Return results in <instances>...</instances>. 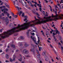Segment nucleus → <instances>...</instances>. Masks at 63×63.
Wrapping results in <instances>:
<instances>
[{"instance_id":"obj_7","label":"nucleus","mask_w":63,"mask_h":63,"mask_svg":"<svg viewBox=\"0 0 63 63\" xmlns=\"http://www.w3.org/2000/svg\"><path fill=\"white\" fill-rule=\"evenodd\" d=\"M5 21L6 22H7V24H8V23H9V20H8V17H7L6 18L5 20Z\"/></svg>"},{"instance_id":"obj_11","label":"nucleus","mask_w":63,"mask_h":63,"mask_svg":"<svg viewBox=\"0 0 63 63\" xmlns=\"http://www.w3.org/2000/svg\"><path fill=\"white\" fill-rule=\"evenodd\" d=\"M45 60L46 61H48L49 60L47 56H46L45 57Z\"/></svg>"},{"instance_id":"obj_41","label":"nucleus","mask_w":63,"mask_h":63,"mask_svg":"<svg viewBox=\"0 0 63 63\" xmlns=\"http://www.w3.org/2000/svg\"><path fill=\"white\" fill-rule=\"evenodd\" d=\"M27 20V18H25V19H24V21H25L26 20Z\"/></svg>"},{"instance_id":"obj_3","label":"nucleus","mask_w":63,"mask_h":63,"mask_svg":"<svg viewBox=\"0 0 63 63\" xmlns=\"http://www.w3.org/2000/svg\"><path fill=\"white\" fill-rule=\"evenodd\" d=\"M46 18H47V19L48 21H52L53 20H54L55 21H56V20H58L59 19L58 18V15L57 14L56 15L54 16L53 14H52V16H50L47 17H46Z\"/></svg>"},{"instance_id":"obj_14","label":"nucleus","mask_w":63,"mask_h":63,"mask_svg":"<svg viewBox=\"0 0 63 63\" xmlns=\"http://www.w3.org/2000/svg\"><path fill=\"white\" fill-rule=\"evenodd\" d=\"M21 3H22V4L23 6H25V5H26V2L25 1L24 2V3H25V4H24L23 3V2L21 1Z\"/></svg>"},{"instance_id":"obj_50","label":"nucleus","mask_w":63,"mask_h":63,"mask_svg":"<svg viewBox=\"0 0 63 63\" xmlns=\"http://www.w3.org/2000/svg\"><path fill=\"white\" fill-rule=\"evenodd\" d=\"M59 18H60V19H61L62 18V17H61V16H59Z\"/></svg>"},{"instance_id":"obj_29","label":"nucleus","mask_w":63,"mask_h":63,"mask_svg":"<svg viewBox=\"0 0 63 63\" xmlns=\"http://www.w3.org/2000/svg\"><path fill=\"white\" fill-rule=\"evenodd\" d=\"M22 16L23 17L24 16V13H23V14H22Z\"/></svg>"},{"instance_id":"obj_18","label":"nucleus","mask_w":63,"mask_h":63,"mask_svg":"<svg viewBox=\"0 0 63 63\" xmlns=\"http://www.w3.org/2000/svg\"><path fill=\"white\" fill-rule=\"evenodd\" d=\"M11 47H12L13 48H15V47H16V46L14 44H12L11 45Z\"/></svg>"},{"instance_id":"obj_2","label":"nucleus","mask_w":63,"mask_h":63,"mask_svg":"<svg viewBox=\"0 0 63 63\" xmlns=\"http://www.w3.org/2000/svg\"><path fill=\"white\" fill-rule=\"evenodd\" d=\"M34 17L35 19L33 23H34V24H41L43 23L44 22H46L47 21H48V20L47 19V18H46V17H44V19H45V20H43L41 21H40L39 19H36V16H34Z\"/></svg>"},{"instance_id":"obj_32","label":"nucleus","mask_w":63,"mask_h":63,"mask_svg":"<svg viewBox=\"0 0 63 63\" xmlns=\"http://www.w3.org/2000/svg\"><path fill=\"white\" fill-rule=\"evenodd\" d=\"M32 32H35V30H33V29L32 30Z\"/></svg>"},{"instance_id":"obj_16","label":"nucleus","mask_w":63,"mask_h":63,"mask_svg":"<svg viewBox=\"0 0 63 63\" xmlns=\"http://www.w3.org/2000/svg\"><path fill=\"white\" fill-rule=\"evenodd\" d=\"M33 39V42L34 43H36V40H35V39H34V38H33L32 39Z\"/></svg>"},{"instance_id":"obj_64","label":"nucleus","mask_w":63,"mask_h":63,"mask_svg":"<svg viewBox=\"0 0 63 63\" xmlns=\"http://www.w3.org/2000/svg\"><path fill=\"white\" fill-rule=\"evenodd\" d=\"M8 50H9V49H7L6 50V52L8 51Z\"/></svg>"},{"instance_id":"obj_40","label":"nucleus","mask_w":63,"mask_h":63,"mask_svg":"<svg viewBox=\"0 0 63 63\" xmlns=\"http://www.w3.org/2000/svg\"><path fill=\"white\" fill-rule=\"evenodd\" d=\"M40 39H38V41H37V43H39L40 42Z\"/></svg>"},{"instance_id":"obj_1","label":"nucleus","mask_w":63,"mask_h":63,"mask_svg":"<svg viewBox=\"0 0 63 63\" xmlns=\"http://www.w3.org/2000/svg\"><path fill=\"white\" fill-rule=\"evenodd\" d=\"M22 30H24V23L23 24L20 26V24H19L18 25V26L16 28H14L11 29L7 31V32H4L3 34H0V36H1V38L2 39H4V38H6V37H9V35H11L13 33H15L14 35L15 36H17L18 33L16 32H19V31H21Z\"/></svg>"},{"instance_id":"obj_44","label":"nucleus","mask_w":63,"mask_h":63,"mask_svg":"<svg viewBox=\"0 0 63 63\" xmlns=\"http://www.w3.org/2000/svg\"><path fill=\"white\" fill-rule=\"evenodd\" d=\"M2 31H3L2 29H0V32H2Z\"/></svg>"},{"instance_id":"obj_58","label":"nucleus","mask_w":63,"mask_h":63,"mask_svg":"<svg viewBox=\"0 0 63 63\" xmlns=\"http://www.w3.org/2000/svg\"><path fill=\"white\" fill-rule=\"evenodd\" d=\"M43 13L44 14V15H45V12L44 11H43Z\"/></svg>"},{"instance_id":"obj_37","label":"nucleus","mask_w":63,"mask_h":63,"mask_svg":"<svg viewBox=\"0 0 63 63\" xmlns=\"http://www.w3.org/2000/svg\"><path fill=\"white\" fill-rule=\"evenodd\" d=\"M32 36H34L35 35V33L34 32H33L32 33Z\"/></svg>"},{"instance_id":"obj_47","label":"nucleus","mask_w":63,"mask_h":63,"mask_svg":"<svg viewBox=\"0 0 63 63\" xmlns=\"http://www.w3.org/2000/svg\"><path fill=\"white\" fill-rule=\"evenodd\" d=\"M25 56H26V57H30V56L29 55Z\"/></svg>"},{"instance_id":"obj_33","label":"nucleus","mask_w":63,"mask_h":63,"mask_svg":"<svg viewBox=\"0 0 63 63\" xmlns=\"http://www.w3.org/2000/svg\"><path fill=\"white\" fill-rule=\"evenodd\" d=\"M39 10L40 12H42V8H39Z\"/></svg>"},{"instance_id":"obj_62","label":"nucleus","mask_w":63,"mask_h":63,"mask_svg":"<svg viewBox=\"0 0 63 63\" xmlns=\"http://www.w3.org/2000/svg\"><path fill=\"white\" fill-rule=\"evenodd\" d=\"M2 16H4V13H2Z\"/></svg>"},{"instance_id":"obj_34","label":"nucleus","mask_w":63,"mask_h":63,"mask_svg":"<svg viewBox=\"0 0 63 63\" xmlns=\"http://www.w3.org/2000/svg\"><path fill=\"white\" fill-rule=\"evenodd\" d=\"M15 58V59L16 58V56L15 55H13V58Z\"/></svg>"},{"instance_id":"obj_42","label":"nucleus","mask_w":63,"mask_h":63,"mask_svg":"<svg viewBox=\"0 0 63 63\" xmlns=\"http://www.w3.org/2000/svg\"><path fill=\"white\" fill-rule=\"evenodd\" d=\"M6 7H7V8H10V7H9V5H8V4L6 6Z\"/></svg>"},{"instance_id":"obj_21","label":"nucleus","mask_w":63,"mask_h":63,"mask_svg":"<svg viewBox=\"0 0 63 63\" xmlns=\"http://www.w3.org/2000/svg\"><path fill=\"white\" fill-rule=\"evenodd\" d=\"M6 58H7V59H8V58H9V56L8 54H6Z\"/></svg>"},{"instance_id":"obj_51","label":"nucleus","mask_w":63,"mask_h":63,"mask_svg":"<svg viewBox=\"0 0 63 63\" xmlns=\"http://www.w3.org/2000/svg\"><path fill=\"white\" fill-rule=\"evenodd\" d=\"M59 45H60V46H61V43H59Z\"/></svg>"},{"instance_id":"obj_5","label":"nucleus","mask_w":63,"mask_h":63,"mask_svg":"<svg viewBox=\"0 0 63 63\" xmlns=\"http://www.w3.org/2000/svg\"><path fill=\"white\" fill-rule=\"evenodd\" d=\"M4 11H3V13L4 14H5V15H7V14H8V13L7 12V11H5V10H6V11H8V9L7 8H4Z\"/></svg>"},{"instance_id":"obj_54","label":"nucleus","mask_w":63,"mask_h":63,"mask_svg":"<svg viewBox=\"0 0 63 63\" xmlns=\"http://www.w3.org/2000/svg\"><path fill=\"white\" fill-rule=\"evenodd\" d=\"M46 16H48V14H47V12H46Z\"/></svg>"},{"instance_id":"obj_52","label":"nucleus","mask_w":63,"mask_h":63,"mask_svg":"<svg viewBox=\"0 0 63 63\" xmlns=\"http://www.w3.org/2000/svg\"><path fill=\"white\" fill-rule=\"evenodd\" d=\"M0 18L2 19V15H0Z\"/></svg>"},{"instance_id":"obj_46","label":"nucleus","mask_w":63,"mask_h":63,"mask_svg":"<svg viewBox=\"0 0 63 63\" xmlns=\"http://www.w3.org/2000/svg\"><path fill=\"white\" fill-rule=\"evenodd\" d=\"M1 11L2 12H3L4 11H5V9H4H4H1Z\"/></svg>"},{"instance_id":"obj_35","label":"nucleus","mask_w":63,"mask_h":63,"mask_svg":"<svg viewBox=\"0 0 63 63\" xmlns=\"http://www.w3.org/2000/svg\"><path fill=\"white\" fill-rule=\"evenodd\" d=\"M34 6L35 7H37V6H36V4H34V5H33V4H32V6Z\"/></svg>"},{"instance_id":"obj_38","label":"nucleus","mask_w":63,"mask_h":63,"mask_svg":"<svg viewBox=\"0 0 63 63\" xmlns=\"http://www.w3.org/2000/svg\"><path fill=\"white\" fill-rule=\"evenodd\" d=\"M10 62H12V61H13L12 59L11 58L10 59Z\"/></svg>"},{"instance_id":"obj_56","label":"nucleus","mask_w":63,"mask_h":63,"mask_svg":"<svg viewBox=\"0 0 63 63\" xmlns=\"http://www.w3.org/2000/svg\"><path fill=\"white\" fill-rule=\"evenodd\" d=\"M9 26H10V27H13V25L11 26V25H10Z\"/></svg>"},{"instance_id":"obj_19","label":"nucleus","mask_w":63,"mask_h":63,"mask_svg":"<svg viewBox=\"0 0 63 63\" xmlns=\"http://www.w3.org/2000/svg\"><path fill=\"white\" fill-rule=\"evenodd\" d=\"M53 37H54V39L55 41H56L57 39L56 37H55V36H54Z\"/></svg>"},{"instance_id":"obj_36","label":"nucleus","mask_w":63,"mask_h":63,"mask_svg":"<svg viewBox=\"0 0 63 63\" xmlns=\"http://www.w3.org/2000/svg\"><path fill=\"white\" fill-rule=\"evenodd\" d=\"M53 37L54 36V35H55V33L54 32H53Z\"/></svg>"},{"instance_id":"obj_22","label":"nucleus","mask_w":63,"mask_h":63,"mask_svg":"<svg viewBox=\"0 0 63 63\" xmlns=\"http://www.w3.org/2000/svg\"><path fill=\"white\" fill-rule=\"evenodd\" d=\"M29 30H28V32H27V35L28 36H29Z\"/></svg>"},{"instance_id":"obj_60","label":"nucleus","mask_w":63,"mask_h":63,"mask_svg":"<svg viewBox=\"0 0 63 63\" xmlns=\"http://www.w3.org/2000/svg\"><path fill=\"white\" fill-rule=\"evenodd\" d=\"M38 2H39L38 3L39 4H41V1H40V0H38Z\"/></svg>"},{"instance_id":"obj_45","label":"nucleus","mask_w":63,"mask_h":63,"mask_svg":"<svg viewBox=\"0 0 63 63\" xmlns=\"http://www.w3.org/2000/svg\"><path fill=\"white\" fill-rule=\"evenodd\" d=\"M20 46H23V44L22 43H21L20 44Z\"/></svg>"},{"instance_id":"obj_31","label":"nucleus","mask_w":63,"mask_h":63,"mask_svg":"<svg viewBox=\"0 0 63 63\" xmlns=\"http://www.w3.org/2000/svg\"><path fill=\"white\" fill-rule=\"evenodd\" d=\"M41 48H42V47H39V51H41Z\"/></svg>"},{"instance_id":"obj_27","label":"nucleus","mask_w":63,"mask_h":63,"mask_svg":"<svg viewBox=\"0 0 63 63\" xmlns=\"http://www.w3.org/2000/svg\"><path fill=\"white\" fill-rule=\"evenodd\" d=\"M37 57L38 59H40V54L39 55H38L37 56Z\"/></svg>"},{"instance_id":"obj_24","label":"nucleus","mask_w":63,"mask_h":63,"mask_svg":"<svg viewBox=\"0 0 63 63\" xmlns=\"http://www.w3.org/2000/svg\"><path fill=\"white\" fill-rule=\"evenodd\" d=\"M42 55L43 56H45V55H46L45 52H43L42 53Z\"/></svg>"},{"instance_id":"obj_55","label":"nucleus","mask_w":63,"mask_h":63,"mask_svg":"<svg viewBox=\"0 0 63 63\" xmlns=\"http://www.w3.org/2000/svg\"><path fill=\"white\" fill-rule=\"evenodd\" d=\"M58 9L59 12H61V10L59 9V8H58Z\"/></svg>"},{"instance_id":"obj_28","label":"nucleus","mask_w":63,"mask_h":63,"mask_svg":"<svg viewBox=\"0 0 63 63\" xmlns=\"http://www.w3.org/2000/svg\"><path fill=\"white\" fill-rule=\"evenodd\" d=\"M37 52L39 55H40V54H39V50H37Z\"/></svg>"},{"instance_id":"obj_13","label":"nucleus","mask_w":63,"mask_h":63,"mask_svg":"<svg viewBox=\"0 0 63 63\" xmlns=\"http://www.w3.org/2000/svg\"><path fill=\"white\" fill-rule=\"evenodd\" d=\"M24 46L25 47H27L29 46V44H28L27 43H26L24 44Z\"/></svg>"},{"instance_id":"obj_6","label":"nucleus","mask_w":63,"mask_h":63,"mask_svg":"<svg viewBox=\"0 0 63 63\" xmlns=\"http://www.w3.org/2000/svg\"><path fill=\"white\" fill-rule=\"evenodd\" d=\"M25 1H27L28 3L29 4V5L30 6H31L32 7V3L30 1H28L27 0H25Z\"/></svg>"},{"instance_id":"obj_30","label":"nucleus","mask_w":63,"mask_h":63,"mask_svg":"<svg viewBox=\"0 0 63 63\" xmlns=\"http://www.w3.org/2000/svg\"><path fill=\"white\" fill-rule=\"evenodd\" d=\"M35 9H33L32 10V12L33 13H35Z\"/></svg>"},{"instance_id":"obj_17","label":"nucleus","mask_w":63,"mask_h":63,"mask_svg":"<svg viewBox=\"0 0 63 63\" xmlns=\"http://www.w3.org/2000/svg\"><path fill=\"white\" fill-rule=\"evenodd\" d=\"M19 12H18V14L19 16H20V15H21V14H23L22 12V11H20L19 12Z\"/></svg>"},{"instance_id":"obj_26","label":"nucleus","mask_w":63,"mask_h":63,"mask_svg":"<svg viewBox=\"0 0 63 63\" xmlns=\"http://www.w3.org/2000/svg\"><path fill=\"white\" fill-rule=\"evenodd\" d=\"M61 47L62 52H63V47H62L61 46Z\"/></svg>"},{"instance_id":"obj_25","label":"nucleus","mask_w":63,"mask_h":63,"mask_svg":"<svg viewBox=\"0 0 63 63\" xmlns=\"http://www.w3.org/2000/svg\"><path fill=\"white\" fill-rule=\"evenodd\" d=\"M15 7L16 8L18 9V11H20V10H19V8L18 6H16Z\"/></svg>"},{"instance_id":"obj_10","label":"nucleus","mask_w":63,"mask_h":63,"mask_svg":"<svg viewBox=\"0 0 63 63\" xmlns=\"http://www.w3.org/2000/svg\"><path fill=\"white\" fill-rule=\"evenodd\" d=\"M12 15L13 16V17H15V18H16L17 17V16L16 15L15 16V15H14V13H12ZM15 16H16V17H15Z\"/></svg>"},{"instance_id":"obj_48","label":"nucleus","mask_w":63,"mask_h":63,"mask_svg":"<svg viewBox=\"0 0 63 63\" xmlns=\"http://www.w3.org/2000/svg\"><path fill=\"white\" fill-rule=\"evenodd\" d=\"M7 15L8 17H9V15H10V14H9V13H8V14Z\"/></svg>"},{"instance_id":"obj_20","label":"nucleus","mask_w":63,"mask_h":63,"mask_svg":"<svg viewBox=\"0 0 63 63\" xmlns=\"http://www.w3.org/2000/svg\"><path fill=\"white\" fill-rule=\"evenodd\" d=\"M49 7L50 8L51 11V12H52V8L51 7V6H50V5H49Z\"/></svg>"},{"instance_id":"obj_57","label":"nucleus","mask_w":63,"mask_h":63,"mask_svg":"<svg viewBox=\"0 0 63 63\" xmlns=\"http://www.w3.org/2000/svg\"><path fill=\"white\" fill-rule=\"evenodd\" d=\"M4 5H6V6L7 5H8V4H7V3H5Z\"/></svg>"},{"instance_id":"obj_53","label":"nucleus","mask_w":63,"mask_h":63,"mask_svg":"<svg viewBox=\"0 0 63 63\" xmlns=\"http://www.w3.org/2000/svg\"><path fill=\"white\" fill-rule=\"evenodd\" d=\"M12 61H15V58H13V60Z\"/></svg>"},{"instance_id":"obj_9","label":"nucleus","mask_w":63,"mask_h":63,"mask_svg":"<svg viewBox=\"0 0 63 63\" xmlns=\"http://www.w3.org/2000/svg\"><path fill=\"white\" fill-rule=\"evenodd\" d=\"M56 34H58V35H60V32L57 30V29L56 28Z\"/></svg>"},{"instance_id":"obj_12","label":"nucleus","mask_w":63,"mask_h":63,"mask_svg":"<svg viewBox=\"0 0 63 63\" xmlns=\"http://www.w3.org/2000/svg\"><path fill=\"white\" fill-rule=\"evenodd\" d=\"M36 14L37 15V17L38 18H41V17H39V16H40V15H39V14H38V13H36Z\"/></svg>"},{"instance_id":"obj_15","label":"nucleus","mask_w":63,"mask_h":63,"mask_svg":"<svg viewBox=\"0 0 63 63\" xmlns=\"http://www.w3.org/2000/svg\"><path fill=\"white\" fill-rule=\"evenodd\" d=\"M20 38L22 40H24V37L22 36H20Z\"/></svg>"},{"instance_id":"obj_4","label":"nucleus","mask_w":63,"mask_h":63,"mask_svg":"<svg viewBox=\"0 0 63 63\" xmlns=\"http://www.w3.org/2000/svg\"><path fill=\"white\" fill-rule=\"evenodd\" d=\"M23 52L24 53L26 54H28L29 53L28 51L26 49H24L23 50Z\"/></svg>"},{"instance_id":"obj_63","label":"nucleus","mask_w":63,"mask_h":63,"mask_svg":"<svg viewBox=\"0 0 63 63\" xmlns=\"http://www.w3.org/2000/svg\"><path fill=\"white\" fill-rule=\"evenodd\" d=\"M2 52V49H0V52Z\"/></svg>"},{"instance_id":"obj_59","label":"nucleus","mask_w":63,"mask_h":63,"mask_svg":"<svg viewBox=\"0 0 63 63\" xmlns=\"http://www.w3.org/2000/svg\"><path fill=\"white\" fill-rule=\"evenodd\" d=\"M2 19H3L4 20L5 19V17H3L2 18Z\"/></svg>"},{"instance_id":"obj_61","label":"nucleus","mask_w":63,"mask_h":63,"mask_svg":"<svg viewBox=\"0 0 63 63\" xmlns=\"http://www.w3.org/2000/svg\"><path fill=\"white\" fill-rule=\"evenodd\" d=\"M58 8V7H57V5H56V6H55V8Z\"/></svg>"},{"instance_id":"obj_39","label":"nucleus","mask_w":63,"mask_h":63,"mask_svg":"<svg viewBox=\"0 0 63 63\" xmlns=\"http://www.w3.org/2000/svg\"><path fill=\"white\" fill-rule=\"evenodd\" d=\"M32 51L33 52V53H34V49H32Z\"/></svg>"},{"instance_id":"obj_23","label":"nucleus","mask_w":63,"mask_h":63,"mask_svg":"<svg viewBox=\"0 0 63 63\" xmlns=\"http://www.w3.org/2000/svg\"><path fill=\"white\" fill-rule=\"evenodd\" d=\"M20 59H18V60L19 61H22V58L21 57L20 58Z\"/></svg>"},{"instance_id":"obj_8","label":"nucleus","mask_w":63,"mask_h":63,"mask_svg":"<svg viewBox=\"0 0 63 63\" xmlns=\"http://www.w3.org/2000/svg\"><path fill=\"white\" fill-rule=\"evenodd\" d=\"M36 24H34V23H33V24H32V30L33 29H34L35 30H36V27H34L35 26L34 25H36Z\"/></svg>"},{"instance_id":"obj_43","label":"nucleus","mask_w":63,"mask_h":63,"mask_svg":"<svg viewBox=\"0 0 63 63\" xmlns=\"http://www.w3.org/2000/svg\"><path fill=\"white\" fill-rule=\"evenodd\" d=\"M50 46L51 48H53V46H52L51 45V44H50Z\"/></svg>"},{"instance_id":"obj_49","label":"nucleus","mask_w":63,"mask_h":63,"mask_svg":"<svg viewBox=\"0 0 63 63\" xmlns=\"http://www.w3.org/2000/svg\"><path fill=\"white\" fill-rule=\"evenodd\" d=\"M9 62V61L6 60L5 61V62H6V63H8V62Z\"/></svg>"}]
</instances>
